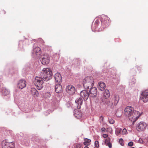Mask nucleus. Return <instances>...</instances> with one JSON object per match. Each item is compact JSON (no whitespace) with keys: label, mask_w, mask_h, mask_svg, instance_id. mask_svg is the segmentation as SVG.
<instances>
[{"label":"nucleus","mask_w":148,"mask_h":148,"mask_svg":"<svg viewBox=\"0 0 148 148\" xmlns=\"http://www.w3.org/2000/svg\"><path fill=\"white\" fill-rule=\"evenodd\" d=\"M32 94L34 95L35 97H37L38 95V91L35 88H32L31 90Z\"/></svg>","instance_id":"aec40b11"},{"label":"nucleus","mask_w":148,"mask_h":148,"mask_svg":"<svg viewBox=\"0 0 148 148\" xmlns=\"http://www.w3.org/2000/svg\"><path fill=\"white\" fill-rule=\"evenodd\" d=\"M108 121L110 124H113L114 123V121L112 119H110L108 120Z\"/></svg>","instance_id":"473e14b6"},{"label":"nucleus","mask_w":148,"mask_h":148,"mask_svg":"<svg viewBox=\"0 0 148 148\" xmlns=\"http://www.w3.org/2000/svg\"><path fill=\"white\" fill-rule=\"evenodd\" d=\"M2 145V148H13L14 147V144L12 141H9L6 140L3 141Z\"/></svg>","instance_id":"423d86ee"},{"label":"nucleus","mask_w":148,"mask_h":148,"mask_svg":"<svg viewBox=\"0 0 148 148\" xmlns=\"http://www.w3.org/2000/svg\"><path fill=\"white\" fill-rule=\"evenodd\" d=\"M127 130L125 128H124L123 130L122 134H126L127 133Z\"/></svg>","instance_id":"c9c22d12"},{"label":"nucleus","mask_w":148,"mask_h":148,"mask_svg":"<svg viewBox=\"0 0 148 148\" xmlns=\"http://www.w3.org/2000/svg\"><path fill=\"white\" fill-rule=\"evenodd\" d=\"M105 143L106 146H108L109 148L112 147V144L110 142L109 138H107L105 139Z\"/></svg>","instance_id":"412c9836"},{"label":"nucleus","mask_w":148,"mask_h":148,"mask_svg":"<svg viewBox=\"0 0 148 148\" xmlns=\"http://www.w3.org/2000/svg\"><path fill=\"white\" fill-rule=\"evenodd\" d=\"M140 98L144 102H146L148 101V97L141 96Z\"/></svg>","instance_id":"bb28decb"},{"label":"nucleus","mask_w":148,"mask_h":148,"mask_svg":"<svg viewBox=\"0 0 148 148\" xmlns=\"http://www.w3.org/2000/svg\"><path fill=\"white\" fill-rule=\"evenodd\" d=\"M90 95L91 97H95L97 94V90L95 87H93L90 88Z\"/></svg>","instance_id":"ddd939ff"},{"label":"nucleus","mask_w":148,"mask_h":148,"mask_svg":"<svg viewBox=\"0 0 148 148\" xmlns=\"http://www.w3.org/2000/svg\"><path fill=\"white\" fill-rule=\"evenodd\" d=\"M52 71L49 68H44L41 73V76L42 77L43 80L47 81L51 78Z\"/></svg>","instance_id":"f257e3e1"},{"label":"nucleus","mask_w":148,"mask_h":148,"mask_svg":"<svg viewBox=\"0 0 148 148\" xmlns=\"http://www.w3.org/2000/svg\"><path fill=\"white\" fill-rule=\"evenodd\" d=\"M26 85V82L25 80L23 79L20 80L18 84V87L21 89L25 87Z\"/></svg>","instance_id":"4468645a"},{"label":"nucleus","mask_w":148,"mask_h":148,"mask_svg":"<svg viewBox=\"0 0 148 148\" xmlns=\"http://www.w3.org/2000/svg\"><path fill=\"white\" fill-rule=\"evenodd\" d=\"M147 126L145 123L140 122L137 125V129L139 131H142L145 129Z\"/></svg>","instance_id":"9d476101"},{"label":"nucleus","mask_w":148,"mask_h":148,"mask_svg":"<svg viewBox=\"0 0 148 148\" xmlns=\"http://www.w3.org/2000/svg\"><path fill=\"white\" fill-rule=\"evenodd\" d=\"M80 95L84 100H86L89 97V94L86 91L84 90L80 92Z\"/></svg>","instance_id":"f8f14e48"},{"label":"nucleus","mask_w":148,"mask_h":148,"mask_svg":"<svg viewBox=\"0 0 148 148\" xmlns=\"http://www.w3.org/2000/svg\"><path fill=\"white\" fill-rule=\"evenodd\" d=\"M139 142L141 143H143V141L142 140L141 138H140L139 141Z\"/></svg>","instance_id":"58836bf2"},{"label":"nucleus","mask_w":148,"mask_h":148,"mask_svg":"<svg viewBox=\"0 0 148 148\" xmlns=\"http://www.w3.org/2000/svg\"><path fill=\"white\" fill-rule=\"evenodd\" d=\"M95 147H98L99 146V142L98 141H96L95 143Z\"/></svg>","instance_id":"72a5a7b5"},{"label":"nucleus","mask_w":148,"mask_h":148,"mask_svg":"<svg viewBox=\"0 0 148 148\" xmlns=\"http://www.w3.org/2000/svg\"><path fill=\"white\" fill-rule=\"evenodd\" d=\"M55 90L57 93H60L62 91V86L58 84L56 85L55 88Z\"/></svg>","instance_id":"6ab92c4d"},{"label":"nucleus","mask_w":148,"mask_h":148,"mask_svg":"<svg viewBox=\"0 0 148 148\" xmlns=\"http://www.w3.org/2000/svg\"><path fill=\"white\" fill-rule=\"evenodd\" d=\"M66 90L67 92L70 95L73 94L75 91V87L71 85H69L67 86Z\"/></svg>","instance_id":"1a4fd4ad"},{"label":"nucleus","mask_w":148,"mask_h":148,"mask_svg":"<svg viewBox=\"0 0 148 148\" xmlns=\"http://www.w3.org/2000/svg\"><path fill=\"white\" fill-rule=\"evenodd\" d=\"M82 100L81 98L77 99L75 100V103L78 109H80L81 108V106L82 103Z\"/></svg>","instance_id":"dca6fc26"},{"label":"nucleus","mask_w":148,"mask_h":148,"mask_svg":"<svg viewBox=\"0 0 148 148\" xmlns=\"http://www.w3.org/2000/svg\"><path fill=\"white\" fill-rule=\"evenodd\" d=\"M141 96L148 97V90H146L143 92L141 94Z\"/></svg>","instance_id":"c756f323"},{"label":"nucleus","mask_w":148,"mask_h":148,"mask_svg":"<svg viewBox=\"0 0 148 148\" xmlns=\"http://www.w3.org/2000/svg\"><path fill=\"white\" fill-rule=\"evenodd\" d=\"M82 145L79 143H76L73 144L72 148H81Z\"/></svg>","instance_id":"5701e85b"},{"label":"nucleus","mask_w":148,"mask_h":148,"mask_svg":"<svg viewBox=\"0 0 148 148\" xmlns=\"http://www.w3.org/2000/svg\"><path fill=\"white\" fill-rule=\"evenodd\" d=\"M55 79L56 81L58 83L61 82L62 77L61 75L58 73H57L55 75Z\"/></svg>","instance_id":"f3484780"},{"label":"nucleus","mask_w":148,"mask_h":148,"mask_svg":"<svg viewBox=\"0 0 148 148\" xmlns=\"http://www.w3.org/2000/svg\"><path fill=\"white\" fill-rule=\"evenodd\" d=\"M2 93L4 95H7L10 93V92L6 89H3L2 90Z\"/></svg>","instance_id":"a878e982"},{"label":"nucleus","mask_w":148,"mask_h":148,"mask_svg":"<svg viewBox=\"0 0 148 148\" xmlns=\"http://www.w3.org/2000/svg\"><path fill=\"white\" fill-rule=\"evenodd\" d=\"M51 95L49 92H47L45 93L43 97L44 98L47 99L49 98L51 96Z\"/></svg>","instance_id":"393cba45"},{"label":"nucleus","mask_w":148,"mask_h":148,"mask_svg":"<svg viewBox=\"0 0 148 148\" xmlns=\"http://www.w3.org/2000/svg\"><path fill=\"white\" fill-rule=\"evenodd\" d=\"M75 116L78 118H79L81 117L82 114L79 111L76 112L75 114Z\"/></svg>","instance_id":"cd10ccee"},{"label":"nucleus","mask_w":148,"mask_h":148,"mask_svg":"<svg viewBox=\"0 0 148 148\" xmlns=\"http://www.w3.org/2000/svg\"><path fill=\"white\" fill-rule=\"evenodd\" d=\"M100 120H101L102 121H103V118L102 116H101L100 117Z\"/></svg>","instance_id":"ea45409f"},{"label":"nucleus","mask_w":148,"mask_h":148,"mask_svg":"<svg viewBox=\"0 0 148 148\" xmlns=\"http://www.w3.org/2000/svg\"><path fill=\"white\" fill-rule=\"evenodd\" d=\"M107 104L108 106L109 107H111L114 104V103L111 100L108 101Z\"/></svg>","instance_id":"7c9ffc66"},{"label":"nucleus","mask_w":148,"mask_h":148,"mask_svg":"<svg viewBox=\"0 0 148 148\" xmlns=\"http://www.w3.org/2000/svg\"><path fill=\"white\" fill-rule=\"evenodd\" d=\"M133 145V143L131 141L129 143L128 145L129 146H132Z\"/></svg>","instance_id":"e433bc0d"},{"label":"nucleus","mask_w":148,"mask_h":148,"mask_svg":"<svg viewBox=\"0 0 148 148\" xmlns=\"http://www.w3.org/2000/svg\"><path fill=\"white\" fill-rule=\"evenodd\" d=\"M43 79L41 77H36L34 80V85L36 86L37 88L39 90L42 89L43 87Z\"/></svg>","instance_id":"7ed1b4c3"},{"label":"nucleus","mask_w":148,"mask_h":148,"mask_svg":"<svg viewBox=\"0 0 148 148\" xmlns=\"http://www.w3.org/2000/svg\"><path fill=\"white\" fill-rule=\"evenodd\" d=\"M101 130L102 131H105L106 130V129L105 128H102L101 129Z\"/></svg>","instance_id":"a19ab883"},{"label":"nucleus","mask_w":148,"mask_h":148,"mask_svg":"<svg viewBox=\"0 0 148 148\" xmlns=\"http://www.w3.org/2000/svg\"><path fill=\"white\" fill-rule=\"evenodd\" d=\"M50 61V56L48 54H45L42 58L41 62L43 64H47L49 63Z\"/></svg>","instance_id":"6e6552de"},{"label":"nucleus","mask_w":148,"mask_h":148,"mask_svg":"<svg viewBox=\"0 0 148 148\" xmlns=\"http://www.w3.org/2000/svg\"><path fill=\"white\" fill-rule=\"evenodd\" d=\"M101 27H106L109 25L110 23V18L107 16L103 15L101 16Z\"/></svg>","instance_id":"39448f33"},{"label":"nucleus","mask_w":148,"mask_h":148,"mask_svg":"<svg viewBox=\"0 0 148 148\" xmlns=\"http://www.w3.org/2000/svg\"><path fill=\"white\" fill-rule=\"evenodd\" d=\"M133 108L131 106H127L124 110V114L127 117L132 113L133 111Z\"/></svg>","instance_id":"9b49d317"},{"label":"nucleus","mask_w":148,"mask_h":148,"mask_svg":"<svg viewBox=\"0 0 148 148\" xmlns=\"http://www.w3.org/2000/svg\"><path fill=\"white\" fill-rule=\"evenodd\" d=\"M110 95V92L108 90H105L103 92V96L105 99L108 98Z\"/></svg>","instance_id":"4be33fe9"},{"label":"nucleus","mask_w":148,"mask_h":148,"mask_svg":"<svg viewBox=\"0 0 148 148\" xmlns=\"http://www.w3.org/2000/svg\"><path fill=\"white\" fill-rule=\"evenodd\" d=\"M119 100V96L117 95H115L113 96L112 100L111 101H112L114 103V105H116L118 103Z\"/></svg>","instance_id":"2eb2a0df"},{"label":"nucleus","mask_w":148,"mask_h":148,"mask_svg":"<svg viewBox=\"0 0 148 148\" xmlns=\"http://www.w3.org/2000/svg\"><path fill=\"white\" fill-rule=\"evenodd\" d=\"M131 148H135L134 147H132Z\"/></svg>","instance_id":"37998d69"},{"label":"nucleus","mask_w":148,"mask_h":148,"mask_svg":"<svg viewBox=\"0 0 148 148\" xmlns=\"http://www.w3.org/2000/svg\"><path fill=\"white\" fill-rule=\"evenodd\" d=\"M106 88L105 84L102 82H100L99 83L98 88L100 90L102 91L104 90Z\"/></svg>","instance_id":"a211bd4d"},{"label":"nucleus","mask_w":148,"mask_h":148,"mask_svg":"<svg viewBox=\"0 0 148 148\" xmlns=\"http://www.w3.org/2000/svg\"><path fill=\"white\" fill-rule=\"evenodd\" d=\"M90 140L87 138L84 139V144L85 145H89L90 144Z\"/></svg>","instance_id":"b1692460"},{"label":"nucleus","mask_w":148,"mask_h":148,"mask_svg":"<svg viewBox=\"0 0 148 148\" xmlns=\"http://www.w3.org/2000/svg\"><path fill=\"white\" fill-rule=\"evenodd\" d=\"M84 148H89V147L87 146H85L84 147Z\"/></svg>","instance_id":"79ce46f5"},{"label":"nucleus","mask_w":148,"mask_h":148,"mask_svg":"<svg viewBox=\"0 0 148 148\" xmlns=\"http://www.w3.org/2000/svg\"><path fill=\"white\" fill-rule=\"evenodd\" d=\"M108 135L106 134H103V136L104 138H106L108 137Z\"/></svg>","instance_id":"4c0bfd02"},{"label":"nucleus","mask_w":148,"mask_h":148,"mask_svg":"<svg viewBox=\"0 0 148 148\" xmlns=\"http://www.w3.org/2000/svg\"><path fill=\"white\" fill-rule=\"evenodd\" d=\"M122 129L120 128H117L116 129V135L118 136L121 132Z\"/></svg>","instance_id":"c85d7f7f"},{"label":"nucleus","mask_w":148,"mask_h":148,"mask_svg":"<svg viewBox=\"0 0 148 148\" xmlns=\"http://www.w3.org/2000/svg\"><path fill=\"white\" fill-rule=\"evenodd\" d=\"M119 142L121 144V145L123 146L124 145V143H123V139L121 138L119 139Z\"/></svg>","instance_id":"f704fd0d"},{"label":"nucleus","mask_w":148,"mask_h":148,"mask_svg":"<svg viewBox=\"0 0 148 148\" xmlns=\"http://www.w3.org/2000/svg\"><path fill=\"white\" fill-rule=\"evenodd\" d=\"M41 54V49L39 47H36L34 48L32 54L34 57L38 58L40 57Z\"/></svg>","instance_id":"0eeeda50"},{"label":"nucleus","mask_w":148,"mask_h":148,"mask_svg":"<svg viewBox=\"0 0 148 148\" xmlns=\"http://www.w3.org/2000/svg\"><path fill=\"white\" fill-rule=\"evenodd\" d=\"M140 116V113L138 111L133 110L132 113L128 116L129 119L132 122L133 124L138 119Z\"/></svg>","instance_id":"20e7f679"},{"label":"nucleus","mask_w":148,"mask_h":148,"mask_svg":"<svg viewBox=\"0 0 148 148\" xmlns=\"http://www.w3.org/2000/svg\"><path fill=\"white\" fill-rule=\"evenodd\" d=\"M94 83V80L92 77H86L83 81L84 87L85 89H88L93 85Z\"/></svg>","instance_id":"f03ea898"},{"label":"nucleus","mask_w":148,"mask_h":148,"mask_svg":"<svg viewBox=\"0 0 148 148\" xmlns=\"http://www.w3.org/2000/svg\"><path fill=\"white\" fill-rule=\"evenodd\" d=\"M99 20H96L95 22V27H98V25L99 24Z\"/></svg>","instance_id":"2f4dec72"}]
</instances>
